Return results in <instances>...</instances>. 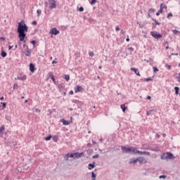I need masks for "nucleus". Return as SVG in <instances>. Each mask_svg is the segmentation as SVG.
<instances>
[{"instance_id": "nucleus-32", "label": "nucleus", "mask_w": 180, "mask_h": 180, "mask_svg": "<svg viewBox=\"0 0 180 180\" xmlns=\"http://www.w3.org/2000/svg\"><path fill=\"white\" fill-rule=\"evenodd\" d=\"M19 88V85H18V83H15L13 85V89H18Z\"/></svg>"}, {"instance_id": "nucleus-25", "label": "nucleus", "mask_w": 180, "mask_h": 180, "mask_svg": "<svg viewBox=\"0 0 180 180\" xmlns=\"http://www.w3.org/2000/svg\"><path fill=\"white\" fill-rule=\"evenodd\" d=\"M128 50L130 52V54H133V51H134V49L133 47L128 48Z\"/></svg>"}, {"instance_id": "nucleus-10", "label": "nucleus", "mask_w": 180, "mask_h": 180, "mask_svg": "<svg viewBox=\"0 0 180 180\" xmlns=\"http://www.w3.org/2000/svg\"><path fill=\"white\" fill-rule=\"evenodd\" d=\"M27 79V76L26 75H23L22 76H20L17 77V79H20L21 81H26Z\"/></svg>"}, {"instance_id": "nucleus-29", "label": "nucleus", "mask_w": 180, "mask_h": 180, "mask_svg": "<svg viewBox=\"0 0 180 180\" xmlns=\"http://www.w3.org/2000/svg\"><path fill=\"white\" fill-rule=\"evenodd\" d=\"M151 112H154V110H150L149 111H146L147 116H150V115H151Z\"/></svg>"}, {"instance_id": "nucleus-14", "label": "nucleus", "mask_w": 180, "mask_h": 180, "mask_svg": "<svg viewBox=\"0 0 180 180\" xmlns=\"http://www.w3.org/2000/svg\"><path fill=\"white\" fill-rule=\"evenodd\" d=\"M139 155H150V152H147V151H139Z\"/></svg>"}, {"instance_id": "nucleus-36", "label": "nucleus", "mask_w": 180, "mask_h": 180, "mask_svg": "<svg viewBox=\"0 0 180 180\" xmlns=\"http://www.w3.org/2000/svg\"><path fill=\"white\" fill-rule=\"evenodd\" d=\"M160 179H165L167 178V175H161L159 176Z\"/></svg>"}, {"instance_id": "nucleus-60", "label": "nucleus", "mask_w": 180, "mask_h": 180, "mask_svg": "<svg viewBox=\"0 0 180 180\" xmlns=\"http://www.w3.org/2000/svg\"><path fill=\"white\" fill-rule=\"evenodd\" d=\"M52 64H57V61L53 60Z\"/></svg>"}, {"instance_id": "nucleus-62", "label": "nucleus", "mask_w": 180, "mask_h": 180, "mask_svg": "<svg viewBox=\"0 0 180 180\" xmlns=\"http://www.w3.org/2000/svg\"><path fill=\"white\" fill-rule=\"evenodd\" d=\"M4 96H2V97L0 98V101H4Z\"/></svg>"}, {"instance_id": "nucleus-43", "label": "nucleus", "mask_w": 180, "mask_h": 180, "mask_svg": "<svg viewBox=\"0 0 180 180\" xmlns=\"http://www.w3.org/2000/svg\"><path fill=\"white\" fill-rule=\"evenodd\" d=\"M0 40H1L2 41H5V40H6V39L4 37H0Z\"/></svg>"}, {"instance_id": "nucleus-64", "label": "nucleus", "mask_w": 180, "mask_h": 180, "mask_svg": "<svg viewBox=\"0 0 180 180\" xmlns=\"http://www.w3.org/2000/svg\"><path fill=\"white\" fill-rule=\"evenodd\" d=\"M162 136H163V137H165V136H167V134H162Z\"/></svg>"}, {"instance_id": "nucleus-63", "label": "nucleus", "mask_w": 180, "mask_h": 180, "mask_svg": "<svg viewBox=\"0 0 180 180\" xmlns=\"http://www.w3.org/2000/svg\"><path fill=\"white\" fill-rule=\"evenodd\" d=\"M178 82H180V76L178 77Z\"/></svg>"}, {"instance_id": "nucleus-48", "label": "nucleus", "mask_w": 180, "mask_h": 180, "mask_svg": "<svg viewBox=\"0 0 180 180\" xmlns=\"http://www.w3.org/2000/svg\"><path fill=\"white\" fill-rule=\"evenodd\" d=\"M165 67H167L168 68V70H171V65L166 64Z\"/></svg>"}, {"instance_id": "nucleus-52", "label": "nucleus", "mask_w": 180, "mask_h": 180, "mask_svg": "<svg viewBox=\"0 0 180 180\" xmlns=\"http://www.w3.org/2000/svg\"><path fill=\"white\" fill-rule=\"evenodd\" d=\"M31 44L33 45L36 44V41L35 40L31 41Z\"/></svg>"}, {"instance_id": "nucleus-54", "label": "nucleus", "mask_w": 180, "mask_h": 180, "mask_svg": "<svg viewBox=\"0 0 180 180\" xmlns=\"http://www.w3.org/2000/svg\"><path fill=\"white\" fill-rule=\"evenodd\" d=\"M70 95H74V91L72 90H71L70 92H69Z\"/></svg>"}, {"instance_id": "nucleus-18", "label": "nucleus", "mask_w": 180, "mask_h": 180, "mask_svg": "<svg viewBox=\"0 0 180 180\" xmlns=\"http://www.w3.org/2000/svg\"><path fill=\"white\" fill-rule=\"evenodd\" d=\"M30 54H32V52L30 51V50H29V49H27L25 52L26 57H30Z\"/></svg>"}, {"instance_id": "nucleus-1", "label": "nucleus", "mask_w": 180, "mask_h": 180, "mask_svg": "<svg viewBox=\"0 0 180 180\" xmlns=\"http://www.w3.org/2000/svg\"><path fill=\"white\" fill-rule=\"evenodd\" d=\"M29 30V27L26 25L25 23L20 22L18 25L17 33H18V37L20 39V41H25V37H26L25 32H27Z\"/></svg>"}, {"instance_id": "nucleus-26", "label": "nucleus", "mask_w": 180, "mask_h": 180, "mask_svg": "<svg viewBox=\"0 0 180 180\" xmlns=\"http://www.w3.org/2000/svg\"><path fill=\"white\" fill-rule=\"evenodd\" d=\"M67 157L68 158H74V153H68Z\"/></svg>"}, {"instance_id": "nucleus-49", "label": "nucleus", "mask_w": 180, "mask_h": 180, "mask_svg": "<svg viewBox=\"0 0 180 180\" xmlns=\"http://www.w3.org/2000/svg\"><path fill=\"white\" fill-rule=\"evenodd\" d=\"M115 30H116V32H118V30H120V27H119V26H117L115 27Z\"/></svg>"}, {"instance_id": "nucleus-27", "label": "nucleus", "mask_w": 180, "mask_h": 180, "mask_svg": "<svg viewBox=\"0 0 180 180\" xmlns=\"http://www.w3.org/2000/svg\"><path fill=\"white\" fill-rule=\"evenodd\" d=\"M53 141H55V143H57V141H58V137L54 136L53 137Z\"/></svg>"}, {"instance_id": "nucleus-20", "label": "nucleus", "mask_w": 180, "mask_h": 180, "mask_svg": "<svg viewBox=\"0 0 180 180\" xmlns=\"http://www.w3.org/2000/svg\"><path fill=\"white\" fill-rule=\"evenodd\" d=\"M121 109L122 110V112H126V109H127V107L124 104H122L120 105Z\"/></svg>"}, {"instance_id": "nucleus-42", "label": "nucleus", "mask_w": 180, "mask_h": 180, "mask_svg": "<svg viewBox=\"0 0 180 180\" xmlns=\"http://www.w3.org/2000/svg\"><path fill=\"white\" fill-rule=\"evenodd\" d=\"M1 104L2 105L4 108H6V103H1Z\"/></svg>"}, {"instance_id": "nucleus-9", "label": "nucleus", "mask_w": 180, "mask_h": 180, "mask_svg": "<svg viewBox=\"0 0 180 180\" xmlns=\"http://www.w3.org/2000/svg\"><path fill=\"white\" fill-rule=\"evenodd\" d=\"M131 153H134V154H139L140 150H137V148L131 147Z\"/></svg>"}, {"instance_id": "nucleus-56", "label": "nucleus", "mask_w": 180, "mask_h": 180, "mask_svg": "<svg viewBox=\"0 0 180 180\" xmlns=\"http://www.w3.org/2000/svg\"><path fill=\"white\" fill-rule=\"evenodd\" d=\"M124 33H126V32L124 31L123 30H121V34H124Z\"/></svg>"}, {"instance_id": "nucleus-19", "label": "nucleus", "mask_w": 180, "mask_h": 180, "mask_svg": "<svg viewBox=\"0 0 180 180\" xmlns=\"http://www.w3.org/2000/svg\"><path fill=\"white\" fill-rule=\"evenodd\" d=\"M161 160H167V154L166 153H162L160 156Z\"/></svg>"}, {"instance_id": "nucleus-35", "label": "nucleus", "mask_w": 180, "mask_h": 180, "mask_svg": "<svg viewBox=\"0 0 180 180\" xmlns=\"http://www.w3.org/2000/svg\"><path fill=\"white\" fill-rule=\"evenodd\" d=\"M37 16L39 18V16H40V15H41V10H37Z\"/></svg>"}, {"instance_id": "nucleus-30", "label": "nucleus", "mask_w": 180, "mask_h": 180, "mask_svg": "<svg viewBox=\"0 0 180 180\" xmlns=\"http://www.w3.org/2000/svg\"><path fill=\"white\" fill-rule=\"evenodd\" d=\"M153 72H158L159 71H160V70H158V68H157V67H153Z\"/></svg>"}, {"instance_id": "nucleus-11", "label": "nucleus", "mask_w": 180, "mask_h": 180, "mask_svg": "<svg viewBox=\"0 0 180 180\" xmlns=\"http://www.w3.org/2000/svg\"><path fill=\"white\" fill-rule=\"evenodd\" d=\"M131 71H134L136 75H139V77H140V72H139V69H136L135 68H131Z\"/></svg>"}, {"instance_id": "nucleus-55", "label": "nucleus", "mask_w": 180, "mask_h": 180, "mask_svg": "<svg viewBox=\"0 0 180 180\" xmlns=\"http://www.w3.org/2000/svg\"><path fill=\"white\" fill-rule=\"evenodd\" d=\"M152 25H153V27H152V29H155V24H154V23H152Z\"/></svg>"}, {"instance_id": "nucleus-34", "label": "nucleus", "mask_w": 180, "mask_h": 180, "mask_svg": "<svg viewBox=\"0 0 180 180\" xmlns=\"http://www.w3.org/2000/svg\"><path fill=\"white\" fill-rule=\"evenodd\" d=\"M65 79L66 81H70V76H69L68 75H65Z\"/></svg>"}, {"instance_id": "nucleus-12", "label": "nucleus", "mask_w": 180, "mask_h": 180, "mask_svg": "<svg viewBox=\"0 0 180 180\" xmlns=\"http://www.w3.org/2000/svg\"><path fill=\"white\" fill-rule=\"evenodd\" d=\"M49 74L51 79H52L53 82L56 84V79L54 78V75L53 74V72H50Z\"/></svg>"}, {"instance_id": "nucleus-21", "label": "nucleus", "mask_w": 180, "mask_h": 180, "mask_svg": "<svg viewBox=\"0 0 180 180\" xmlns=\"http://www.w3.org/2000/svg\"><path fill=\"white\" fill-rule=\"evenodd\" d=\"M160 8H162V9H167V5H165L164 3H162L160 6Z\"/></svg>"}, {"instance_id": "nucleus-24", "label": "nucleus", "mask_w": 180, "mask_h": 180, "mask_svg": "<svg viewBox=\"0 0 180 180\" xmlns=\"http://www.w3.org/2000/svg\"><path fill=\"white\" fill-rule=\"evenodd\" d=\"M174 90H175L176 95H178L179 94V87L175 86Z\"/></svg>"}, {"instance_id": "nucleus-53", "label": "nucleus", "mask_w": 180, "mask_h": 180, "mask_svg": "<svg viewBox=\"0 0 180 180\" xmlns=\"http://www.w3.org/2000/svg\"><path fill=\"white\" fill-rule=\"evenodd\" d=\"M13 49V46H8V50H12Z\"/></svg>"}, {"instance_id": "nucleus-16", "label": "nucleus", "mask_w": 180, "mask_h": 180, "mask_svg": "<svg viewBox=\"0 0 180 180\" xmlns=\"http://www.w3.org/2000/svg\"><path fill=\"white\" fill-rule=\"evenodd\" d=\"M95 167H96L95 162H93L92 164L91 163L89 164L88 168H89V169H92L95 168Z\"/></svg>"}, {"instance_id": "nucleus-6", "label": "nucleus", "mask_w": 180, "mask_h": 180, "mask_svg": "<svg viewBox=\"0 0 180 180\" xmlns=\"http://www.w3.org/2000/svg\"><path fill=\"white\" fill-rule=\"evenodd\" d=\"M138 161L140 164H147V159L144 157H138Z\"/></svg>"}, {"instance_id": "nucleus-5", "label": "nucleus", "mask_w": 180, "mask_h": 180, "mask_svg": "<svg viewBox=\"0 0 180 180\" xmlns=\"http://www.w3.org/2000/svg\"><path fill=\"white\" fill-rule=\"evenodd\" d=\"M59 33H60V31L57 30L56 27H53L50 30V34H54V36H57V34H58Z\"/></svg>"}, {"instance_id": "nucleus-22", "label": "nucleus", "mask_w": 180, "mask_h": 180, "mask_svg": "<svg viewBox=\"0 0 180 180\" xmlns=\"http://www.w3.org/2000/svg\"><path fill=\"white\" fill-rule=\"evenodd\" d=\"M1 57H3L4 58H5V57H6V56H8V53H6V52L2 51L1 53Z\"/></svg>"}, {"instance_id": "nucleus-8", "label": "nucleus", "mask_w": 180, "mask_h": 180, "mask_svg": "<svg viewBox=\"0 0 180 180\" xmlns=\"http://www.w3.org/2000/svg\"><path fill=\"white\" fill-rule=\"evenodd\" d=\"M30 71L31 72H34V71H36V68L34 66V64L30 63Z\"/></svg>"}, {"instance_id": "nucleus-39", "label": "nucleus", "mask_w": 180, "mask_h": 180, "mask_svg": "<svg viewBox=\"0 0 180 180\" xmlns=\"http://www.w3.org/2000/svg\"><path fill=\"white\" fill-rule=\"evenodd\" d=\"M172 16H173L172 13H169L167 14V19H169V18H172Z\"/></svg>"}, {"instance_id": "nucleus-57", "label": "nucleus", "mask_w": 180, "mask_h": 180, "mask_svg": "<svg viewBox=\"0 0 180 180\" xmlns=\"http://www.w3.org/2000/svg\"><path fill=\"white\" fill-rule=\"evenodd\" d=\"M146 82L151 81V78H150V77H149V78H146Z\"/></svg>"}, {"instance_id": "nucleus-51", "label": "nucleus", "mask_w": 180, "mask_h": 180, "mask_svg": "<svg viewBox=\"0 0 180 180\" xmlns=\"http://www.w3.org/2000/svg\"><path fill=\"white\" fill-rule=\"evenodd\" d=\"M35 112H37L38 113H40L41 110L39 108H36Z\"/></svg>"}, {"instance_id": "nucleus-59", "label": "nucleus", "mask_w": 180, "mask_h": 180, "mask_svg": "<svg viewBox=\"0 0 180 180\" xmlns=\"http://www.w3.org/2000/svg\"><path fill=\"white\" fill-rule=\"evenodd\" d=\"M126 41H130V39L129 38V36H127V38L126 39Z\"/></svg>"}, {"instance_id": "nucleus-2", "label": "nucleus", "mask_w": 180, "mask_h": 180, "mask_svg": "<svg viewBox=\"0 0 180 180\" xmlns=\"http://www.w3.org/2000/svg\"><path fill=\"white\" fill-rule=\"evenodd\" d=\"M150 35L152 37H154L155 39H161L162 37V34H158L155 31L150 32Z\"/></svg>"}, {"instance_id": "nucleus-37", "label": "nucleus", "mask_w": 180, "mask_h": 180, "mask_svg": "<svg viewBox=\"0 0 180 180\" xmlns=\"http://www.w3.org/2000/svg\"><path fill=\"white\" fill-rule=\"evenodd\" d=\"M73 158H78V153H73Z\"/></svg>"}, {"instance_id": "nucleus-7", "label": "nucleus", "mask_w": 180, "mask_h": 180, "mask_svg": "<svg viewBox=\"0 0 180 180\" xmlns=\"http://www.w3.org/2000/svg\"><path fill=\"white\" fill-rule=\"evenodd\" d=\"M166 157L167 160H174V154L172 153L167 152Z\"/></svg>"}, {"instance_id": "nucleus-17", "label": "nucleus", "mask_w": 180, "mask_h": 180, "mask_svg": "<svg viewBox=\"0 0 180 180\" xmlns=\"http://www.w3.org/2000/svg\"><path fill=\"white\" fill-rule=\"evenodd\" d=\"M4 130H5V125H2L0 127V136H2V134L4 133Z\"/></svg>"}, {"instance_id": "nucleus-61", "label": "nucleus", "mask_w": 180, "mask_h": 180, "mask_svg": "<svg viewBox=\"0 0 180 180\" xmlns=\"http://www.w3.org/2000/svg\"><path fill=\"white\" fill-rule=\"evenodd\" d=\"M147 99L150 100V99H151V97L150 96H148Z\"/></svg>"}, {"instance_id": "nucleus-44", "label": "nucleus", "mask_w": 180, "mask_h": 180, "mask_svg": "<svg viewBox=\"0 0 180 180\" xmlns=\"http://www.w3.org/2000/svg\"><path fill=\"white\" fill-rule=\"evenodd\" d=\"M94 52H89V56H90V57H94Z\"/></svg>"}, {"instance_id": "nucleus-13", "label": "nucleus", "mask_w": 180, "mask_h": 180, "mask_svg": "<svg viewBox=\"0 0 180 180\" xmlns=\"http://www.w3.org/2000/svg\"><path fill=\"white\" fill-rule=\"evenodd\" d=\"M82 89H84L82 88V86H77V88L75 89V92L77 94L78 92H81V91H82Z\"/></svg>"}, {"instance_id": "nucleus-45", "label": "nucleus", "mask_w": 180, "mask_h": 180, "mask_svg": "<svg viewBox=\"0 0 180 180\" xmlns=\"http://www.w3.org/2000/svg\"><path fill=\"white\" fill-rule=\"evenodd\" d=\"M92 158L95 159V158H99V155H95L92 157Z\"/></svg>"}, {"instance_id": "nucleus-3", "label": "nucleus", "mask_w": 180, "mask_h": 180, "mask_svg": "<svg viewBox=\"0 0 180 180\" xmlns=\"http://www.w3.org/2000/svg\"><path fill=\"white\" fill-rule=\"evenodd\" d=\"M50 9H56L57 8V4H56V0H49Z\"/></svg>"}, {"instance_id": "nucleus-33", "label": "nucleus", "mask_w": 180, "mask_h": 180, "mask_svg": "<svg viewBox=\"0 0 180 180\" xmlns=\"http://www.w3.org/2000/svg\"><path fill=\"white\" fill-rule=\"evenodd\" d=\"M152 20L153 21V22H155V25H160V22H158V21H157V20H155V18H152Z\"/></svg>"}, {"instance_id": "nucleus-50", "label": "nucleus", "mask_w": 180, "mask_h": 180, "mask_svg": "<svg viewBox=\"0 0 180 180\" xmlns=\"http://www.w3.org/2000/svg\"><path fill=\"white\" fill-rule=\"evenodd\" d=\"M32 24L36 25H37V21L34 20V21L32 22Z\"/></svg>"}, {"instance_id": "nucleus-40", "label": "nucleus", "mask_w": 180, "mask_h": 180, "mask_svg": "<svg viewBox=\"0 0 180 180\" xmlns=\"http://www.w3.org/2000/svg\"><path fill=\"white\" fill-rule=\"evenodd\" d=\"M173 33H174V34H178V33H179V31H178L176 30H174Z\"/></svg>"}, {"instance_id": "nucleus-31", "label": "nucleus", "mask_w": 180, "mask_h": 180, "mask_svg": "<svg viewBox=\"0 0 180 180\" xmlns=\"http://www.w3.org/2000/svg\"><path fill=\"white\" fill-rule=\"evenodd\" d=\"M51 137H52L51 135H49V136L45 138V140L46 141H49L51 140Z\"/></svg>"}, {"instance_id": "nucleus-15", "label": "nucleus", "mask_w": 180, "mask_h": 180, "mask_svg": "<svg viewBox=\"0 0 180 180\" xmlns=\"http://www.w3.org/2000/svg\"><path fill=\"white\" fill-rule=\"evenodd\" d=\"M61 122H63V124H64V126H68V124H70V122H68V120L62 119Z\"/></svg>"}, {"instance_id": "nucleus-4", "label": "nucleus", "mask_w": 180, "mask_h": 180, "mask_svg": "<svg viewBox=\"0 0 180 180\" xmlns=\"http://www.w3.org/2000/svg\"><path fill=\"white\" fill-rule=\"evenodd\" d=\"M121 150L123 153H131V147H127L126 146H121Z\"/></svg>"}, {"instance_id": "nucleus-38", "label": "nucleus", "mask_w": 180, "mask_h": 180, "mask_svg": "<svg viewBox=\"0 0 180 180\" xmlns=\"http://www.w3.org/2000/svg\"><path fill=\"white\" fill-rule=\"evenodd\" d=\"M149 12H150V13H154V12H155V9H154V8H150V9H149Z\"/></svg>"}, {"instance_id": "nucleus-28", "label": "nucleus", "mask_w": 180, "mask_h": 180, "mask_svg": "<svg viewBox=\"0 0 180 180\" xmlns=\"http://www.w3.org/2000/svg\"><path fill=\"white\" fill-rule=\"evenodd\" d=\"M84 155V153H77V158H81Z\"/></svg>"}, {"instance_id": "nucleus-58", "label": "nucleus", "mask_w": 180, "mask_h": 180, "mask_svg": "<svg viewBox=\"0 0 180 180\" xmlns=\"http://www.w3.org/2000/svg\"><path fill=\"white\" fill-rule=\"evenodd\" d=\"M160 13H161L160 11H158L157 13H156V16H160Z\"/></svg>"}, {"instance_id": "nucleus-46", "label": "nucleus", "mask_w": 180, "mask_h": 180, "mask_svg": "<svg viewBox=\"0 0 180 180\" xmlns=\"http://www.w3.org/2000/svg\"><path fill=\"white\" fill-rule=\"evenodd\" d=\"M79 12H84V7L79 8Z\"/></svg>"}, {"instance_id": "nucleus-23", "label": "nucleus", "mask_w": 180, "mask_h": 180, "mask_svg": "<svg viewBox=\"0 0 180 180\" xmlns=\"http://www.w3.org/2000/svg\"><path fill=\"white\" fill-rule=\"evenodd\" d=\"M138 161H139V160H138V158H137L135 159L134 160L130 161V162H129V164L136 165V164H137Z\"/></svg>"}, {"instance_id": "nucleus-47", "label": "nucleus", "mask_w": 180, "mask_h": 180, "mask_svg": "<svg viewBox=\"0 0 180 180\" xmlns=\"http://www.w3.org/2000/svg\"><path fill=\"white\" fill-rule=\"evenodd\" d=\"M160 13H162L164 12V10L162 9V7H160V10L158 11Z\"/></svg>"}, {"instance_id": "nucleus-41", "label": "nucleus", "mask_w": 180, "mask_h": 180, "mask_svg": "<svg viewBox=\"0 0 180 180\" xmlns=\"http://www.w3.org/2000/svg\"><path fill=\"white\" fill-rule=\"evenodd\" d=\"M90 4H91V5H94V4H96V0H91Z\"/></svg>"}]
</instances>
